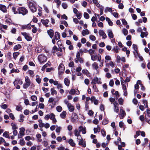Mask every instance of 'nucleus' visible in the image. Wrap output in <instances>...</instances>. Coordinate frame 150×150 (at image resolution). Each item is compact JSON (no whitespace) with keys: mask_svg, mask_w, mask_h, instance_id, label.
<instances>
[{"mask_svg":"<svg viewBox=\"0 0 150 150\" xmlns=\"http://www.w3.org/2000/svg\"><path fill=\"white\" fill-rule=\"evenodd\" d=\"M76 92V91L75 89H72L70 90L69 92V93L70 94L74 95L75 94Z\"/></svg>","mask_w":150,"mask_h":150,"instance_id":"c03bdc74","label":"nucleus"},{"mask_svg":"<svg viewBox=\"0 0 150 150\" xmlns=\"http://www.w3.org/2000/svg\"><path fill=\"white\" fill-rule=\"evenodd\" d=\"M38 59L40 63L42 64L43 63L46 62L47 61V57L43 55H40L38 57Z\"/></svg>","mask_w":150,"mask_h":150,"instance_id":"7ed1b4c3","label":"nucleus"},{"mask_svg":"<svg viewBox=\"0 0 150 150\" xmlns=\"http://www.w3.org/2000/svg\"><path fill=\"white\" fill-rule=\"evenodd\" d=\"M92 66L93 69H95L96 70H97L98 68V64L96 62H94L92 64Z\"/></svg>","mask_w":150,"mask_h":150,"instance_id":"5701e85b","label":"nucleus"},{"mask_svg":"<svg viewBox=\"0 0 150 150\" xmlns=\"http://www.w3.org/2000/svg\"><path fill=\"white\" fill-rule=\"evenodd\" d=\"M93 2L98 7H99L100 6V4L98 2L97 0H93Z\"/></svg>","mask_w":150,"mask_h":150,"instance_id":"72a5a7b5","label":"nucleus"},{"mask_svg":"<svg viewBox=\"0 0 150 150\" xmlns=\"http://www.w3.org/2000/svg\"><path fill=\"white\" fill-rule=\"evenodd\" d=\"M0 10L4 13H6L7 12L6 7L2 4H0Z\"/></svg>","mask_w":150,"mask_h":150,"instance_id":"1a4fd4ad","label":"nucleus"},{"mask_svg":"<svg viewBox=\"0 0 150 150\" xmlns=\"http://www.w3.org/2000/svg\"><path fill=\"white\" fill-rule=\"evenodd\" d=\"M79 52L81 54L83 53V52H84L85 53L87 52L88 50L84 48L83 50H82V49L80 50Z\"/></svg>","mask_w":150,"mask_h":150,"instance_id":"864d4df0","label":"nucleus"},{"mask_svg":"<svg viewBox=\"0 0 150 150\" xmlns=\"http://www.w3.org/2000/svg\"><path fill=\"white\" fill-rule=\"evenodd\" d=\"M20 133L18 135V138H21L22 136L25 135L24 132H19Z\"/></svg>","mask_w":150,"mask_h":150,"instance_id":"e433bc0d","label":"nucleus"},{"mask_svg":"<svg viewBox=\"0 0 150 150\" xmlns=\"http://www.w3.org/2000/svg\"><path fill=\"white\" fill-rule=\"evenodd\" d=\"M99 33L100 35L103 38L105 39L107 38V36L103 30H100L99 31Z\"/></svg>","mask_w":150,"mask_h":150,"instance_id":"0eeeda50","label":"nucleus"},{"mask_svg":"<svg viewBox=\"0 0 150 150\" xmlns=\"http://www.w3.org/2000/svg\"><path fill=\"white\" fill-rule=\"evenodd\" d=\"M79 131H86V128L84 126H81L79 127Z\"/></svg>","mask_w":150,"mask_h":150,"instance_id":"aec40b11","label":"nucleus"},{"mask_svg":"<svg viewBox=\"0 0 150 150\" xmlns=\"http://www.w3.org/2000/svg\"><path fill=\"white\" fill-rule=\"evenodd\" d=\"M31 99L33 101H35L37 99V97L35 95H33L31 96Z\"/></svg>","mask_w":150,"mask_h":150,"instance_id":"052dcab7","label":"nucleus"},{"mask_svg":"<svg viewBox=\"0 0 150 150\" xmlns=\"http://www.w3.org/2000/svg\"><path fill=\"white\" fill-rule=\"evenodd\" d=\"M20 118L18 120L19 122H22L23 121V118L24 117V116L23 114H21L20 115Z\"/></svg>","mask_w":150,"mask_h":150,"instance_id":"c9c22d12","label":"nucleus"},{"mask_svg":"<svg viewBox=\"0 0 150 150\" xmlns=\"http://www.w3.org/2000/svg\"><path fill=\"white\" fill-rule=\"evenodd\" d=\"M67 114L66 112L65 111H63L60 114V117L64 119L65 118Z\"/></svg>","mask_w":150,"mask_h":150,"instance_id":"b1692460","label":"nucleus"},{"mask_svg":"<svg viewBox=\"0 0 150 150\" xmlns=\"http://www.w3.org/2000/svg\"><path fill=\"white\" fill-rule=\"evenodd\" d=\"M21 33L24 37L25 39L27 41H29L32 40V38L28 34L25 32H21Z\"/></svg>","mask_w":150,"mask_h":150,"instance_id":"39448f33","label":"nucleus"},{"mask_svg":"<svg viewBox=\"0 0 150 150\" xmlns=\"http://www.w3.org/2000/svg\"><path fill=\"white\" fill-rule=\"evenodd\" d=\"M11 73H13L14 72H16L18 73L19 72V71L18 69H13L11 71Z\"/></svg>","mask_w":150,"mask_h":150,"instance_id":"0e129e2a","label":"nucleus"},{"mask_svg":"<svg viewBox=\"0 0 150 150\" xmlns=\"http://www.w3.org/2000/svg\"><path fill=\"white\" fill-rule=\"evenodd\" d=\"M69 143L72 146H74L75 145V143L73 142L72 139H70L68 141Z\"/></svg>","mask_w":150,"mask_h":150,"instance_id":"393cba45","label":"nucleus"},{"mask_svg":"<svg viewBox=\"0 0 150 150\" xmlns=\"http://www.w3.org/2000/svg\"><path fill=\"white\" fill-rule=\"evenodd\" d=\"M23 109L22 107L21 106L17 105L16 107V110L18 111H20Z\"/></svg>","mask_w":150,"mask_h":150,"instance_id":"49530a36","label":"nucleus"},{"mask_svg":"<svg viewBox=\"0 0 150 150\" xmlns=\"http://www.w3.org/2000/svg\"><path fill=\"white\" fill-rule=\"evenodd\" d=\"M20 53L18 52H16L14 53L13 54V58L16 59L18 56L19 54Z\"/></svg>","mask_w":150,"mask_h":150,"instance_id":"7c9ffc66","label":"nucleus"},{"mask_svg":"<svg viewBox=\"0 0 150 150\" xmlns=\"http://www.w3.org/2000/svg\"><path fill=\"white\" fill-rule=\"evenodd\" d=\"M25 83H31L30 80L29 79V77L28 76H26L25 77Z\"/></svg>","mask_w":150,"mask_h":150,"instance_id":"58836bf2","label":"nucleus"},{"mask_svg":"<svg viewBox=\"0 0 150 150\" xmlns=\"http://www.w3.org/2000/svg\"><path fill=\"white\" fill-rule=\"evenodd\" d=\"M83 16L86 19H88L89 18V14L86 12L84 13Z\"/></svg>","mask_w":150,"mask_h":150,"instance_id":"3c124183","label":"nucleus"},{"mask_svg":"<svg viewBox=\"0 0 150 150\" xmlns=\"http://www.w3.org/2000/svg\"><path fill=\"white\" fill-rule=\"evenodd\" d=\"M122 107H121L120 109V115L122 117L121 118V117H120V119H122L124 118V117L126 115V113H125V111L123 110L122 109Z\"/></svg>","mask_w":150,"mask_h":150,"instance_id":"9d476101","label":"nucleus"},{"mask_svg":"<svg viewBox=\"0 0 150 150\" xmlns=\"http://www.w3.org/2000/svg\"><path fill=\"white\" fill-rule=\"evenodd\" d=\"M50 62H48L47 63L43 66L42 69H45L47 66H50Z\"/></svg>","mask_w":150,"mask_h":150,"instance_id":"603ef678","label":"nucleus"},{"mask_svg":"<svg viewBox=\"0 0 150 150\" xmlns=\"http://www.w3.org/2000/svg\"><path fill=\"white\" fill-rule=\"evenodd\" d=\"M105 58V63H107L108 60H111V57L109 55H106Z\"/></svg>","mask_w":150,"mask_h":150,"instance_id":"c756f323","label":"nucleus"},{"mask_svg":"<svg viewBox=\"0 0 150 150\" xmlns=\"http://www.w3.org/2000/svg\"><path fill=\"white\" fill-rule=\"evenodd\" d=\"M82 72L83 74H86L87 76H90L89 75L90 74L88 70L86 69H83L82 70Z\"/></svg>","mask_w":150,"mask_h":150,"instance_id":"cd10ccee","label":"nucleus"},{"mask_svg":"<svg viewBox=\"0 0 150 150\" xmlns=\"http://www.w3.org/2000/svg\"><path fill=\"white\" fill-rule=\"evenodd\" d=\"M122 31L125 35L126 36L127 35L128 33V30L125 28H123Z\"/></svg>","mask_w":150,"mask_h":150,"instance_id":"79ce46f5","label":"nucleus"},{"mask_svg":"<svg viewBox=\"0 0 150 150\" xmlns=\"http://www.w3.org/2000/svg\"><path fill=\"white\" fill-rule=\"evenodd\" d=\"M28 6L31 11L33 13L36 11L37 9L33 3L32 1H29L28 3Z\"/></svg>","mask_w":150,"mask_h":150,"instance_id":"f257e3e1","label":"nucleus"},{"mask_svg":"<svg viewBox=\"0 0 150 150\" xmlns=\"http://www.w3.org/2000/svg\"><path fill=\"white\" fill-rule=\"evenodd\" d=\"M122 24L124 25H126L127 24V22L126 20L124 18L122 20Z\"/></svg>","mask_w":150,"mask_h":150,"instance_id":"774afa93","label":"nucleus"},{"mask_svg":"<svg viewBox=\"0 0 150 150\" xmlns=\"http://www.w3.org/2000/svg\"><path fill=\"white\" fill-rule=\"evenodd\" d=\"M14 85L16 86V88L17 89H19L20 88V86L19 85L17 84V83L16 80H15L13 82Z\"/></svg>","mask_w":150,"mask_h":150,"instance_id":"bb28decb","label":"nucleus"},{"mask_svg":"<svg viewBox=\"0 0 150 150\" xmlns=\"http://www.w3.org/2000/svg\"><path fill=\"white\" fill-rule=\"evenodd\" d=\"M119 127L121 128H124L123 130H124V123L120 121L119 122Z\"/></svg>","mask_w":150,"mask_h":150,"instance_id":"09e8293b","label":"nucleus"},{"mask_svg":"<svg viewBox=\"0 0 150 150\" xmlns=\"http://www.w3.org/2000/svg\"><path fill=\"white\" fill-rule=\"evenodd\" d=\"M54 88H52L51 89V94L52 95H53L54 94L56 95L57 94V92L56 91L54 90Z\"/></svg>","mask_w":150,"mask_h":150,"instance_id":"c85d7f7f","label":"nucleus"},{"mask_svg":"<svg viewBox=\"0 0 150 150\" xmlns=\"http://www.w3.org/2000/svg\"><path fill=\"white\" fill-rule=\"evenodd\" d=\"M67 107L68 108L69 111L72 112L74 110V106L72 105L71 104H69Z\"/></svg>","mask_w":150,"mask_h":150,"instance_id":"f8f14e48","label":"nucleus"},{"mask_svg":"<svg viewBox=\"0 0 150 150\" xmlns=\"http://www.w3.org/2000/svg\"><path fill=\"white\" fill-rule=\"evenodd\" d=\"M78 120V116L77 114L74 112H73L72 114L71 121L74 123L76 122Z\"/></svg>","mask_w":150,"mask_h":150,"instance_id":"20e7f679","label":"nucleus"},{"mask_svg":"<svg viewBox=\"0 0 150 150\" xmlns=\"http://www.w3.org/2000/svg\"><path fill=\"white\" fill-rule=\"evenodd\" d=\"M148 34V33L147 32H141L140 36L142 38H143L144 37V36L146 37Z\"/></svg>","mask_w":150,"mask_h":150,"instance_id":"a211bd4d","label":"nucleus"},{"mask_svg":"<svg viewBox=\"0 0 150 150\" xmlns=\"http://www.w3.org/2000/svg\"><path fill=\"white\" fill-rule=\"evenodd\" d=\"M8 132H4L3 134V136L6 138H8L9 137V135L8 134Z\"/></svg>","mask_w":150,"mask_h":150,"instance_id":"5fc2aeb1","label":"nucleus"},{"mask_svg":"<svg viewBox=\"0 0 150 150\" xmlns=\"http://www.w3.org/2000/svg\"><path fill=\"white\" fill-rule=\"evenodd\" d=\"M107 11H109L110 12H112V8H109L108 7H107L105 10V12H106Z\"/></svg>","mask_w":150,"mask_h":150,"instance_id":"13d9d810","label":"nucleus"},{"mask_svg":"<svg viewBox=\"0 0 150 150\" xmlns=\"http://www.w3.org/2000/svg\"><path fill=\"white\" fill-rule=\"evenodd\" d=\"M47 33L50 38H52L54 36V31L52 29H50L47 30Z\"/></svg>","mask_w":150,"mask_h":150,"instance_id":"6e6552de","label":"nucleus"},{"mask_svg":"<svg viewBox=\"0 0 150 150\" xmlns=\"http://www.w3.org/2000/svg\"><path fill=\"white\" fill-rule=\"evenodd\" d=\"M76 16L78 19H80L82 16V14L81 13L79 12L76 14Z\"/></svg>","mask_w":150,"mask_h":150,"instance_id":"bf43d9fd","label":"nucleus"},{"mask_svg":"<svg viewBox=\"0 0 150 150\" xmlns=\"http://www.w3.org/2000/svg\"><path fill=\"white\" fill-rule=\"evenodd\" d=\"M22 47L21 45L18 44L16 45L13 47V50L14 51L18 50V49H21Z\"/></svg>","mask_w":150,"mask_h":150,"instance_id":"f3484780","label":"nucleus"},{"mask_svg":"<svg viewBox=\"0 0 150 150\" xmlns=\"http://www.w3.org/2000/svg\"><path fill=\"white\" fill-rule=\"evenodd\" d=\"M64 83L67 86H69L70 84V81L68 79L65 78L64 79Z\"/></svg>","mask_w":150,"mask_h":150,"instance_id":"412c9836","label":"nucleus"},{"mask_svg":"<svg viewBox=\"0 0 150 150\" xmlns=\"http://www.w3.org/2000/svg\"><path fill=\"white\" fill-rule=\"evenodd\" d=\"M18 14H21L24 16L27 14L28 11L25 7H19Z\"/></svg>","mask_w":150,"mask_h":150,"instance_id":"f03ea898","label":"nucleus"},{"mask_svg":"<svg viewBox=\"0 0 150 150\" xmlns=\"http://www.w3.org/2000/svg\"><path fill=\"white\" fill-rule=\"evenodd\" d=\"M60 35L59 33L58 32H56L55 33V35L54 38L56 40H59L60 38Z\"/></svg>","mask_w":150,"mask_h":150,"instance_id":"ddd939ff","label":"nucleus"},{"mask_svg":"<svg viewBox=\"0 0 150 150\" xmlns=\"http://www.w3.org/2000/svg\"><path fill=\"white\" fill-rule=\"evenodd\" d=\"M93 88L94 90L96 92H98V89L97 88V87L96 86V84H93Z\"/></svg>","mask_w":150,"mask_h":150,"instance_id":"37998d69","label":"nucleus"},{"mask_svg":"<svg viewBox=\"0 0 150 150\" xmlns=\"http://www.w3.org/2000/svg\"><path fill=\"white\" fill-rule=\"evenodd\" d=\"M79 145H82L83 147H85L86 146V144L85 143H83V139H81L79 141Z\"/></svg>","mask_w":150,"mask_h":150,"instance_id":"a878e982","label":"nucleus"},{"mask_svg":"<svg viewBox=\"0 0 150 150\" xmlns=\"http://www.w3.org/2000/svg\"><path fill=\"white\" fill-rule=\"evenodd\" d=\"M39 76L38 75L36 76V77H37L36 79V82L39 84L40 83L41 81V79L39 77H38Z\"/></svg>","mask_w":150,"mask_h":150,"instance_id":"de8ad7c7","label":"nucleus"},{"mask_svg":"<svg viewBox=\"0 0 150 150\" xmlns=\"http://www.w3.org/2000/svg\"><path fill=\"white\" fill-rule=\"evenodd\" d=\"M88 52L91 55H91H93V54H95L96 53V52L95 50L90 49L89 50Z\"/></svg>","mask_w":150,"mask_h":150,"instance_id":"4c0bfd02","label":"nucleus"},{"mask_svg":"<svg viewBox=\"0 0 150 150\" xmlns=\"http://www.w3.org/2000/svg\"><path fill=\"white\" fill-rule=\"evenodd\" d=\"M109 85L110 86L112 87L114 84V82L113 80L111 79L110 80L109 83Z\"/></svg>","mask_w":150,"mask_h":150,"instance_id":"e2e57ef3","label":"nucleus"},{"mask_svg":"<svg viewBox=\"0 0 150 150\" xmlns=\"http://www.w3.org/2000/svg\"><path fill=\"white\" fill-rule=\"evenodd\" d=\"M43 7L44 9V10L47 13H49V10L48 9L47 7L45 5H43Z\"/></svg>","mask_w":150,"mask_h":150,"instance_id":"69168bd1","label":"nucleus"},{"mask_svg":"<svg viewBox=\"0 0 150 150\" xmlns=\"http://www.w3.org/2000/svg\"><path fill=\"white\" fill-rule=\"evenodd\" d=\"M61 23L62 24H64L66 27H67L68 26V24L66 21H61Z\"/></svg>","mask_w":150,"mask_h":150,"instance_id":"338daca9","label":"nucleus"},{"mask_svg":"<svg viewBox=\"0 0 150 150\" xmlns=\"http://www.w3.org/2000/svg\"><path fill=\"white\" fill-rule=\"evenodd\" d=\"M55 115L52 113H51L49 114L50 118L51 120L55 117Z\"/></svg>","mask_w":150,"mask_h":150,"instance_id":"6e6d98bb","label":"nucleus"},{"mask_svg":"<svg viewBox=\"0 0 150 150\" xmlns=\"http://www.w3.org/2000/svg\"><path fill=\"white\" fill-rule=\"evenodd\" d=\"M11 126H12V128L13 131H17L16 129H17L16 125L15 122H12L11 124Z\"/></svg>","mask_w":150,"mask_h":150,"instance_id":"2eb2a0df","label":"nucleus"},{"mask_svg":"<svg viewBox=\"0 0 150 150\" xmlns=\"http://www.w3.org/2000/svg\"><path fill=\"white\" fill-rule=\"evenodd\" d=\"M49 20L47 19H46V20H41V22L46 27H48L49 26V25H47L49 23Z\"/></svg>","mask_w":150,"mask_h":150,"instance_id":"9b49d317","label":"nucleus"},{"mask_svg":"<svg viewBox=\"0 0 150 150\" xmlns=\"http://www.w3.org/2000/svg\"><path fill=\"white\" fill-rule=\"evenodd\" d=\"M108 35L110 38H113L114 35L112 30H108Z\"/></svg>","mask_w":150,"mask_h":150,"instance_id":"dca6fc26","label":"nucleus"},{"mask_svg":"<svg viewBox=\"0 0 150 150\" xmlns=\"http://www.w3.org/2000/svg\"><path fill=\"white\" fill-rule=\"evenodd\" d=\"M89 38L93 41H94L96 40V37L93 35H91L89 36Z\"/></svg>","mask_w":150,"mask_h":150,"instance_id":"ea45409f","label":"nucleus"},{"mask_svg":"<svg viewBox=\"0 0 150 150\" xmlns=\"http://www.w3.org/2000/svg\"><path fill=\"white\" fill-rule=\"evenodd\" d=\"M20 144L21 146H23L25 144V142L23 139H20Z\"/></svg>","mask_w":150,"mask_h":150,"instance_id":"a18cd8bd","label":"nucleus"},{"mask_svg":"<svg viewBox=\"0 0 150 150\" xmlns=\"http://www.w3.org/2000/svg\"><path fill=\"white\" fill-rule=\"evenodd\" d=\"M89 33V32L88 30L87 29H86L83 30L82 32V34L83 36H84L88 34Z\"/></svg>","mask_w":150,"mask_h":150,"instance_id":"6ab92c4d","label":"nucleus"},{"mask_svg":"<svg viewBox=\"0 0 150 150\" xmlns=\"http://www.w3.org/2000/svg\"><path fill=\"white\" fill-rule=\"evenodd\" d=\"M36 137L38 139V141L39 142H41L42 141V139L40 138L41 137V136L40 134H38L36 135Z\"/></svg>","mask_w":150,"mask_h":150,"instance_id":"473e14b6","label":"nucleus"},{"mask_svg":"<svg viewBox=\"0 0 150 150\" xmlns=\"http://www.w3.org/2000/svg\"><path fill=\"white\" fill-rule=\"evenodd\" d=\"M62 108L61 106H58L56 107V110L58 112H60L62 110Z\"/></svg>","mask_w":150,"mask_h":150,"instance_id":"a19ab883","label":"nucleus"},{"mask_svg":"<svg viewBox=\"0 0 150 150\" xmlns=\"http://www.w3.org/2000/svg\"><path fill=\"white\" fill-rule=\"evenodd\" d=\"M133 53L135 57H137V56L138 57V56H139L140 54L138 53L137 50H134V51H133Z\"/></svg>","mask_w":150,"mask_h":150,"instance_id":"4d7b16f0","label":"nucleus"},{"mask_svg":"<svg viewBox=\"0 0 150 150\" xmlns=\"http://www.w3.org/2000/svg\"><path fill=\"white\" fill-rule=\"evenodd\" d=\"M64 67V65L63 64H61L59 65V66L58 68V72H59V73L60 71V69H61V70H62V69H61L62 68H63V67ZM62 70L63 71H64L63 69H62Z\"/></svg>","mask_w":150,"mask_h":150,"instance_id":"f704fd0d","label":"nucleus"},{"mask_svg":"<svg viewBox=\"0 0 150 150\" xmlns=\"http://www.w3.org/2000/svg\"><path fill=\"white\" fill-rule=\"evenodd\" d=\"M62 6L64 9H67L68 7V5L65 3H63L62 4Z\"/></svg>","mask_w":150,"mask_h":150,"instance_id":"8fccbe9b","label":"nucleus"},{"mask_svg":"<svg viewBox=\"0 0 150 150\" xmlns=\"http://www.w3.org/2000/svg\"><path fill=\"white\" fill-rule=\"evenodd\" d=\"M19 7H13L12 8V11L14 14H17L19 12Z\"/></svg>","mask_w":150,"mask_h":150,"instance_id":"4468645a","label":"nucleus"},{"mask_svg":"<svg viewBox=\"0 0 150 150\" xmlns=\"http://www.w3.org/2000/svg\"><path fill=\"white\" fill-rule=\"evenodd\" d=\"M97 55H91V59L93 61H94L96 59V58L97 57Z\"/></svg>","mask_w":150,"mask_h":150,"instance_id":"680f3d73","label":"nucleus"},{"mask_svg":"<svg viewBox=\"0 0 150 150\" xmlns=\"http://www.w3.org/2000/svg\"><path fill=\"white\" fill-rule=\"evenodd\" d=\"M96 82L98 84H101L102 83L101 82L98 80V78L97 76H95L94 78L92 80L91 84L92 85H93V84H96Z\"/></svg>","mask_w":150,"mask_h":150,"instance_id":"423d86ee","label":"nucleus"},{"mask_svg":"<svg viewBox=\"0 0 150 150\" xmlns=\"http://www.w3.org/2000/svg\"><path fill=\"white\" fill-rule=\"evenodd\" d=\"M30 83H25L24 84L23 86V87L24 89H26L28 88L30 85Z\"/></svg>","mask_w":150,"mask_h":150,"instance_id":"2f4dec72","label":"nucleus"},{"mask_svg":"<svg viewBox=\"0 0 150 150\" xmlns=\"http://www.w3.org/2000/svg\"><path fill=\"white\" fill-rule=\"evenodd\" d=\"M119 50V48L116 45L115 46H114L112 50V51L115 52L116 53H118Z\"/></svg>","mask_w":150,"mask_h":150,"instance_id":"4be33fe9","label":"nucleus"}]
</instances>
